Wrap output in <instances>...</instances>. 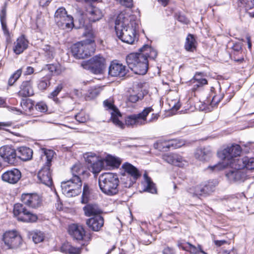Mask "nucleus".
<instances>
[{"label":"nucleus","instance_id":"obj_59","mask_svg":"<svg viewBox=\"0 0 254 254\" xmlns=\"http://www.w3.org/2000/svg\"><path fill=\"white\" fill-rule=\"evenodd\" d=\"M36 110L41 112H46L47 111V106L46 104L44 102H39L35 106Z\"/></svg>","mask_w":254,"mask_h":254},{"label":"nucleus","instance_id":"obj_3","mask_svg":"<svg viewBox=\"0 0 254 254\" xmlns=\"http://www.w3.org/2000/svg\"><path fill=\"white\" fill-rule=\"evenodd\" d=\"M98 183L101 191L108 195H114L119 191L120 181L117 174H102L99 177Z\"/></svg>","mask_w":254,"mask_h":254},{"label":"nucleus","instance_id":"obj_10","mask_svg":"<svg viewBox=\"0 0 254 254\" xmlns=\"http://www.w3.org/2000/svg\"><path fill=\"white\" fill-rule=\"evenodd\" d=\"M13 213L17 220L24 222H35L37 216L28 210L23 204L17 203L13 206Z\"/></svg>","mask_w":254,"mask_h":254},{"label":"nucleus","instance_id":"obj_46","mask_svg":"<svg viewBox=\"0 0 254 254\" xmlns=\"http://www.w3.org/2000/svg\"><path fill=\"white\" fill-rule=\"evenodd\" d=\"M63 88V86L62 84H58V86L56 87L55 90L49 95L48 97L53 99L56 103L59 104L60 103V100L57 96L62 91Z\"/></svg>","mask_w":254,"mask_h":254},{"label":"nucleus","instance_id":"obj_42","mask_svg":"<svg viewBox=\"0 0 254 254\" xmlns=\"http://www.w3.org/2000/svg\"><path fill=\"white\" fill-rule=\"evenodd\" d=\"M72 177L71 178L74 179L75 177L80 178V175H83L85 172V170L84 168L80 163H76L71 169Z\"/></svg>","mask_w":254,"mask_h":254},{"label":"nucleus","instance_id":"obj_61","mask_svg":"<svg viewBox=\"0 0 254 254\" xmlns=\"http://www.w3.org/2000/svg\"><path fill=\"white\" fill-rule=\"evenodd\" d=\"M189 244V242H186L185 241L180 240L178 241L177 246L180 249H182L184 251L188 250V246Z\"/></svg>","mask_w":254,"mask_h":254},{"label":"nucleus","instance_id":"obj_18","mask_svg":"<svg viewBox=\"0 0 254 254\" xmlns=\"http://www.w3.org/2000/svg\"><path fill=\"white\" fill-rule=\"evenodd\" d=\"M68 233L74 239L88 241L90 237L85 235V231L82 226L77 224H71L69 226Z\"/></svg>","mask_w":254,"mask_h":254},{"label":"nucleus","instance_id":"obj_40","mask_svg":"<svg viewBox=\"0 0 254 254\" xmlns=\"http://www.w3.org/2000/svg\"><path fill=\"white\" fill-rule=\"evenodd\" d=\"M102 89L101 87L98 86L90 87L85 95L86 100H90L97 97L102 91Z\"/></svg>","mask_w":254,"mask_h":254},{"label":"nucleus","instance_id":"obj_43","mask_svg":"<svg viewBox=\"0 0 254 254\" xmlns=\"http://www.w3.org/2000/svg\"><path fill=\"white\" fill-rule=\"evenodd\" d=\"M185 145V141L180 139H173L166 143L164 148L176 149Z\"/></svg>","mask_w":254,"mask_h":254},{"label":"nucleus","instance_id":"obj_54","mask_svg":"<svg viewBox=\"0 0 254 254\" xmlns=\"http://www.w3.org/2000/svg\"><path fill=\"white\" fill-rule=\"evenodd\" d=\"M193 194L197 196L205 195L203 183H201L194 188Z\"/></svg>","mask_w":254,"mask_h":254},{"label":"nucleus","instance_id":"obj_24","mask_svg":"<svg viewBox=\"0 0 254 254\" xmlns=\"http://www.w3.org/2000/svg\"><path fill=\"white\" fill-rule=\"evenodd\" d=\"M122 168L125 171L124 174L133 179V181L137 180L141 176V174L139 170L135 167L128 162L123 164Z\"/></svg>","mask_w":254,"mask_h":254},{"label":"nucleus","instance_id":"obj_35","mask_svg":"<svg viewBox=\"0 0 254 254\" xmlns=\"http://www.w3.org/2000/svg\"><path fill=\"white\" fill-rule=\"evenodd\" d=\"M85 215L86 216L99 215L102 211L96 204H88L83 207Z\"/></svg>","mask_w":254,"mask_h":254},{"label":"nucleus","instance_id":"obj_19","mask_svg":"<svg viewBox=\"0 0 254 254\" xmlns=\"http://www.w3.org/2000/svg\"><path fill=\"white\" fill-rule=\"evenodd\" d=\"M1 179L3 182L15 184L18 182L21 177L20 171L16 168L7 170L1 175Z\"/></svg>","mask_w":254,"mask_h":254},{"label":"nucleus","instance_id":"obj_56","mask_svg":"<svg viewBox=\"0 0 254 254\" xmlns=\"http://www.w3.org/2000/svg\"><path fill=\"white\" fill-rule=\"evenodd\" d=\"M175 157V154L173 153H167L163 155V159L166 162L173 164H174V160Z\"/></svg>","mask_w":254,"mask_h":254},{"label":"nucleus","instance_id":"obj_11","mask_svg":"<svg viewBox=\"0 0 254 254\" xmlns=\"http://www.w3.org/2000/svg\"><path fill=\"white\" fill-rule=\"evenodd\" d=\"M54 19L57 25L63 29H71L74 25L73 17L67 14L64 7L57 9L55 13Z\"/></svg>","mask_w":254,"mask_h":254},{"label":"nucleus","instance_id":"obj_22","mask_svg":"<svg viewBox=\"0 0 254 254\" xmlns=\"http://www.w3.org/2000/svg\"><path fill=\"white\" fill-rule=\"evenodd\" d=\"M103 217L100 215L95 216L86 220V224L93 231H99L104 225Z\"/></svg>","mask_w":254,"mask_h":254},{"label":"nucleus","instance_id":"obj_7","mask_svg":"<svg viewBox=\"0 0 254 254\" xmlns=\"http://www.w3.org/2000/svg\"><path fill=\"white\" fill-rule=\"evenodd\" d=\"M105 59L101 55H98L88 61H83L81 65L83 68L94 74H100L105 68Z\"/></svg>","mask_w":254,"mask_h":254},{"label":"nucleus","instance_id":"obj_29","mask_svg":"<svg viewBox=\"0 0 254 254\" xmlns=\"http://www.w3.org/2000/svg\"><path fill=\"white\" fill-rule=\"evenodd\" d=\"M237 161V166L240 168L242 167L244 170L246 168L247 170L254 169V158H249L248 157H244L242 159H236Z\"/></svg>","mask_w":254,"mask_h":254},{"label":"nucleus","instance_id":"obj_45","mask_svg":"<svg viewBox=\"0 0 254 254\" xmlns=\"http://www.w3.org/2000/svg\"><path fill=\"white\" fill-rule=\"evenodd\" d=\"M42 50L45 52V56L48 60H51L54 58L55 52L54 47L45 45L43 46Z\"/></svg>","mask_w":254,"mask_h":254},{"label":"nucleus","instance_id":"obj_17","mask_svg":"<svg viewBox=\"0 0 254 254\" xmlns=\"http://www.w3.org/2000/svg\"><path fill=\"white\" fill-rule=\"evenodd\" d=\"M21 200L24 204L33 208L40 206L42 201L40 196L34 193H23Z\"/></svg>","mask_w":254,"mask_h":254},{"label":"nucleus","instance_id":"obj_62","mask_svg":"<svg viewBox=\"0 0 254 254\" xmlns=\"http://www.w3.org/2000/svg\"><path fill=\"white\" fill-rule=\"evenodd\" d=\"M122 5H125L127 7H131L133 5L132 0H116Z\"/></svg>","mask_w":254,"mask_h":254},{"label":"nucleus","instance_id":"obj_25","mask_svg":"<svg viewBox=\"0 0 254 254\" xmlns=\"http://www.w3.org/2000/svg\"><path fill=\"white\" fill-rule=\"evenodd\" d=\"M103 11L98 7L90 6L87 10V16L90 22H95L100 20L103 17Z\"/></svg>","mask_w":254,"mask_h":254},{"label":"nucleus","instance_id":"obj_26","mask_svg":"<svg viewBox=\"0 0 254 254\" xmlns=\"http://www.w3.org/2000/svg\"><path fill=\"white\" fill-rule=\"evenodd\" d=\"M33 82L32 80H27L23 81L20 85V90L18 94L22 97H29L34 94V91L32 88Z\"/></svg>","mask_w":254,"mask_h":254},{"label":"nucleus","instance_id":"obj_2","mask_svg":"<svg viewBox=\"0 0 254 254\" xmlns=\"http://www.w3.org/2000/svg\"><path fill=\"white\" fill-rule=\"evenodd\" d=\"M85 36L89 39L78 42L71 47V52L76 59H84L90 56L95 50L94 38L96 32L94 30H89L85 33Z\"/></svg>","mask_w":254,"mask_h":254},{"label":"nucleus","instance_id":"obj_8","mask_svg":"<svg viewBox=\"0 0 254 254\" xmlns=\"http://www.w3.org/2000/svg\"><path fill=\"white\" fill-rule=\"evenodd\" d=\"M237 161L235 159L230 162L228 167L230 169L227 171L225 176L230 183H240L244 182L247 178V175L242 167L237 166Z\"/></svg>","mask_w":254,"mask_h":254},{"label":"nucleus","instance_id":"obj_57","mask_svg":"<svg viewBox=\"0 0 254 254\" xmlns=\"http://www.w3.org/2000/svg\"><path fill=\"white\" fill-rule=\"evenodd\" d=\"M247 9H250L254 7V0H240Z\"/></svg>","mask_w":254,"mask_h":254},{"label":"nucleus","instance_id":"obj_50","mask_svg":"<svg viewBox=\"0 0 254 254\" xmlns=\"http://www.w3.org/2000/svg\"><path fill=\"white\" fill-rule=\"evenodd\" d=\"M50 84V77L48 76L42 78L38 84V87L40 90H45Z\"/></svg>","mask_w":254,"mask_h":254},{"label":"nucleus","instance_id":"obj_63","mask_svg":"<svg viewBox=\"0 0 254 254\" xmlns=\"http://www.w3.org/2000/svg\"><path fill=\"white\" fill-rule=\"evenodd\" d=\"M163 254H175L176 252L174 248L167 247L163 250Z\"/></svg>","mask_w":254,"mask_h":254},{"label":"nucleus","instance_id":"obj_58","mask_svg":"<svg viewBox=\"0 0 254 254\" xmlns=\"http://www.w3.org/2000/svg\"><path fill=\"white\" fill-rule=\"evenodd\" d=\"M174 160V165L179 167H182L184 164L183 163V159L182 157L177 154H175V157Z\"/></svg>","mask_w":254,"mask_h":254},{"label":"nucleus","instance_id":"obj_60","mask_svg":"<svg viewBox=\"0 0 254 254\" xmlns=\"http://www.w3.org/2000/svg\"><path fill=\"white\" fill-rule=\"evenodd\" d=\"M190 85L191 86V90L193 91H196L199 88L202 87L204 85H201L200 83H197L196 81L193 79H191L190 81Z\"/></svg>","mask_w":254,"mask_h":254},{"label":"nucleus","instance_id":"obj_37","mask_svg":"<svg viewBox=\"0 0 254 254\" xmlns=\"http://www.w3.org/2000/svg\"><path fill=\"white\" fill-rule=\"evenodd\" d=\"M139 51L141 53L144 54L147 59L148 58L150 59L154 60L157 56L156 50L147 45L139 49Z\"/></svg>","mask_w":254,"mask_h":254},{"label":"nucleus","instance_id":"obj_28","mask_svg":"<svg viewBox=\"0 0 254 254\" xmlns=\"http://www.w3.org/2000/svg\"><path fill=\"white\" fill-rule=\"evenodd\" d=\"M0 21L1 29L7 41L10 39V32L7 26L6 22V7H2L0 13Z\"/></svg>","mask_w":254,"mask_h":254},{"label":"nucleus","instance_id":"obj_36","mask_svg":"<svg viewBox=\"0 0 254 254\" xmlns=\"http://www.w3.org/2000/svg\"><path fill=\"white\" fill-rule=\"evenodd\" d=\"M84 17L85 16L83 14H79L77 18L76 19L75 21L73 20L74 25L73 26V27H74L76 29L84 28L85 31L83 33V34L85 36L86 32L93 29L92 28H90L86 25Z\"/></svg>","mask_w":254,"mask_h":254},{"label":"nucleus","instance_id":"obj_51","mask_svg":"<svg viewBox=\"0 0 254 254\" xmlns=\"http://www.w3.org/2000/svg\"><path fill=\"white\" fill-rule=\"evenodd\" d=\"M22 68L18 69L15 71L9 77L8 81V84L12 86L18 80L22 74Z\"/></svg>","mask_w":254,"mask_h":254},{"label":"nucleus","instance_id":"obj_6","mask_svg":"<svg viewBox=\"0 0 254 254\" xmlns=\"http://www.w3.org/2000/svg\"><path fill=\"white\" fill-rule=\"evenodd\" d=\"M128 67L135 74L144 75L148 70V60L143 53H130L126 57Z\"/></svg>","mask_w":254,"mask_h":254},{"label":"nucleus","instance_id":"obj_4","mask_svg":"<svg viewBox=\"0 0 254 254\" xmlns=\"http://www.w3.org/2000/svg\"><path fill=\"white\" fill-rule=\"evenodd\" d=\"M153 111V108L148 107L145 108L140 113L128 115L126 118V124L128 127H137L155 122L159 117L157 114H152L151 118L149 120H147L148 115Z\"/></svg>","mask_w":254,"mask_h":254},{"label":"nucleus","instance_id":"obj_23","mask_svg":"<svg viewBox=\"0 0 254 254\" xmlns=\"http://www.w3.org/2000/svg\"><path fill=\"white\" fill-rule=\"evenodd\" d=\"M21 109H18L16 108H12V111H15L17 114H29L33 109V104L31 100L29 99H22L20 102Z\"/></svg>","mask_w":254,"mask_h":254},{"label":"nucleus","instance_id":"obj_1","mask_svg":"<svg viewBox=\"0 0 254 254\" xmlns=\"http://www.w3.org/2000/svg\"><path fill=\"white\" fill-rule=\"evenodd\" d=\"M139 21L134 15L126 16L120 13L115 21V31L118 37L123 42L133 44L137 40L136 31L138 29Z\"/></svg>","mask_w":254,"mask_h":254},{"label":"nucleus","instance_id":"obj_21","mask_svg":"<svg viewBox=\"0 0 254 254\" xmlns=\"http://www.w3.org/2000/svg\"><path fill=\"white\" fill-rule=\"evenodd\" d=\"M29 42L24 35L19 37L14 43L13 52L16 55L22 53L28 46Z\"/></svg>","mask_w":254,"mask_h":254},{"label":"nucleus","instance_id":"obj_13","mask_svg":"<svg viewBox=\"0 0 254 254\" xmlns=\"http://www.w3.org/2000/svg\"><path fill=\"white\" fill-rule=\"evenodd\" d=\"M87 167L94 174H98L103 169H106L103 159H99L95 154L87 156L86 159Z\"/></svg>","mask_w":254,"mask_h":254},{"label":"nucleus","instance_id":"obj_20","mask_svg":"<svg viewBox=\"0 0 254 254\" xmlns=\"http://www.w3.org/2000/svg\"><path fill=\"white\" fill-rule=\"evenodd\" d=\"M126 66L122 64L112 62L109 67V74L111 76L123 77L127 73Z\"/></svg>","mask_w":254,"mask_h":254},{"label":"nucleus","instance_id":"obj_31","mask_svg":"<svg viewBox=\"0 0 254 254\" xmlns=\"http://www.w3.org/2000/svg\"><path fill=\"white\" fill-rule=\"evenodd\" d=\"M232 49L233 51L232 56L234 61L240 63L243 61L244 56L242 52V43H235L232 47Z\"/></svg>","mask_w":254,"mask_h":254},{"label":"nucleus","instance_id":"obj_5","mask_svg":"<svg viewBox=\"0 0 254 254\" xmlns=\"http://www.w3.org/2000/svg\"><path fill=\"white\" fill-rule=\"evenodd\" d=\"M40 151L42 159L46 160V162L44 166L39 171L38 178L42 184L50 187L53 184L50 167L54 152L52 150L46 148H42Z\"/></svg>","mask_w":254,"mask_h":254},{"label":"nucleus","instance_id":"obj_14","mask_svg":"<svg viewBox=\"0 0 254 254\" xmlns=\"http://www.w3.org/2000/svg\"><path fill=\"white\" fill-rule=\"evenodd\" d=\"M3 241L8 249H15L22 243L21 236L16 231L6 232L3 236Z\"/></svg>","mask_w":254,"mask_h":254},{"label":"nucleus","instance_id":"obj_64","mask_svg":"<svg viewBox=\"0 0 254 254\" xmlns=\"http://www.w3.org/2000/svg\"><path fill=\"white\" fill-rule=\"evenodd\" d=\"M224 94H222L220 95H216L213 97L212 100V104H216L219 102L223 98Z\"/></svg>","mask_w":254,"mask_h":254},{"label":"nucleus","instance_id":"obj_15","mask_svg":"<svg viewBox=\"0 0 254 254\" xmlns=\"http://www.w3.org/2000/svg\"><path fill=\"white\" fill-rule=\"evenodd\" d=\"M106 109L110 112L111 114V120L112 122L116 126L123 128V123L119 119L121 117V114L118 109L114 105L113 101L111 99H107L103 102Z\"/></svg>","mask_w":254,"mask_h":254},{"label":"nucleus","instance_id":"obj_49","mask_svg":"<svg viewBox=\"0 0 254 254\" xmlns=\"http://www.w3.org/2000/svg\"><path fill=\"white\" fill-rule=\"evenodd\" d=\"M31 236H32L33 242L35 244L39 243L42 242L45 238L44 233L37 230L32 232Z\"/></svg>","mask_w":254,"mask_h":254},{"label":"nucleus","instance_id":"obj_44","mask_svg":"<svg viewBox=\"0 0 254 254\" xmlns=\"http://www.w3.org/2000/svg\"><path fill=\"white\" fill-rule=\"evenodd\" d=\"M202 183L205 195H209L214 191L215 187L218 185V182L216 180H213Z\"/></svg>","mask_w":254,"mask_h":254},{"label":"nucleus","instance_id":"obj_30","mask_svg":"<svg viewBox=\"0 0 254 254\" xmlns=\"http://www.w3.org/2000/svg\"><path fill=\"white\" fill-rule=\"evenodd\" d=\"M103 160L106 169L108 167L118 168L122 162V160L120 158L111 155H108Z\"/></svg>","mask_w":254,"mask_h":254},{"label":"nucleus","instance_id":"obj_34","mask_svg":"<svg viewBox=\"0 0 254 254\" xmlns=\"http://www.w3.org/2000/svg\"><path fill=\"white\" fill-rule=\"evenodd\" d=\"M197 42L193 35L189 34L187 36L184 45L185 50L188 52H194L196 49Z\"/></svg>","mask_w":254,"mask_h":254},{"label":"nucleus","instance_id":"obj_52","mask_svg":"<svg viewBox=\"0 0 254 254\" xmlns=\"http://www.w3.org/2000/svg\"><path fill=\"white\" fill-rule=\"evenodd\" d=\"M90 196V190L87 185H84L83 188L82 194L81 202L82 203H87L89 200Z\"/></svg>","mask_w":254,"mask_h":254},{"label":"nucleus","instance_id":"obj_38","mask_svg":"<svg viewBox=\"0 0 254 254\" xmlns=\"http://www.w3.org/2000/svg\"><path fill=\"white\" fill-rule=\"evenodd\" d=\"M144 183H143V191H147L151 193H155L157 190L155 187V184L152 182L151 178L147 176L146 174L144 175Z\"/></svg>","mask_w":254,"mask_h":254},{"label":"nucleus","instance_id":"obj_16","mask_svg":"<svg viewBox=\"0 0 254 254\" xmlns=\"http://www.w3.org/2000/svg\"><path fill=\"white\" fill-rule=\"evenodd\" d=\"M0 156L9 164L17 162V151L12 147L4 145L0 148Z\"/></svg>","mask_w":254,"mask_h":254},{"label":"nucleus","instance_id":"obj_48","mask_svg":"<svg viewBox=\"0 0 254 254\" xmlns=\"http://www.w3.org/2000/svg\"><path fill=\"white\" fill-rule=\"evenodd\" d=\"M144 97V95L141 92L136 93L133 92L130 94L127 97V101L132 103H135L139 100H141Z\"/></svg>","mask_w":254,"mask_h":254},{"label":"nucleus","instance_id":"obj_47","mask_svg":"<svg viewBox=\"0 0 254 254\" xmlns=\"http://www.w3.org/2000/svg\"><path fill=\"white\" fill-rule=\"evenodd\" d=\"M121 179V186L124 188H129L135 183L136 180L133 181V179L127 177L126 174L123 175Z\"/></svg>","mask_w":254,"mask_h":254},{"label":"nucleus","instance_id":"obj_55","mask_svg":"<svg viewBox=\"0 0 254 254\" xmlns=\"http://www.w3.org/2000/svg\"><path fill=\"white\" fill-rule=\"evenodd\" d=\"M188 246V250L186 251H188L192 254H198L201 250V246L198 245L197 247L189 243Z\"/></svg>","mask_w":254,"mask_h":254},{"label":"nucleus","instance_id":"obj_12","mask_svg":"<svg viewBox=\"0 0 254 254\" xmlns=\"http://www.w3.org/2000/svg\"><path fill=\"white\" fill-rule=\"evenodd\" d=\"M241 152V146L238 144H233L218 151L217 155L219 158L226 161L230 164V162L235 159H242V157L239 156Z\"/></svg>","mask_w":254,"mask_h":254},{"label":"nucleus","instance_id":"obj_53","mask_svg":"<svg viewBox=\"0 0 254 254\" xmlns=\"http://www.w3.org/2000/svg\"><path fill=\"white\" fill-rule=\"evenodd\" d=\"M192 79L201 85H204L207 84V80L204 78L203 72H196Z\"/></svg>","mask_w":254,"mask_h":254},{"label":"nucleus","instance_id":"obj_39","mask_svg":"<svg viewBox=\"0 0 254 254\" xmlns=\"http://www.w3.org/2000/svg\"><path fill=\"white\" fill-rule=\"evenodd\" d=\"M45 70H48L52 75H59L62 71V68L61 64L59 63L46 64Z\"/></svg>","mask_w":254,"mask_h":254},{"label":"nucleus","instance_id":"obj_33","mask_svg":"<svg viewBox=\"0 0 254 254\" xmlns=\"http://www.w3.org/2000/svg\"><path fill=\"white\" fill-rule=\"evenodd\" d=\"M81 250V247L73 246L68 242L64 243L61 248L62 252L68 254H80Z\"/></svg>","mask_w":254,"mask_h":254},{"label":"nucleus","instance_id":"obj_9","mask_svg":"<svg viewBox=\"0 0 254 254\" xmlns=\"http://www.w3.org/2000/svg\"><path fill=\"white\" fill-rule=\"evenodd\" d=\"M82 182L80 178L75 177L74 179L63 182L61 184L62 192L67 197H73L77 195L81 192Z\"/></svg>","mask_w":254,"mask_h":254},{"label":"nucleus","instance_id":"obj_32","mask_svg":"<svg viewBox=\"0 0 254 254\" xmlns=\"http://www.w3.org/2000/svg\"><path fill=\"white\" fill-rule=\"evenodd\" d=\"M211 156L210 150L206 148L197 149L194 154L195 158L201 161H207Z\"/></svg>","mask_w":254,"mask_h":254},{"label":"nucleus","instance_id":"obj_41","mask_svg":"<svg viewBox=\"0 0 254 254\" xmlns=\"http://www.w3.org/2000/svg\"><path fill=\"white\" fill-rule=\"evenodd\" d=\"M229 165V163L226 161L223 160L222 162H219L212 166H209L207 168L206 170L210 172H216L228 168Z\"/></svg>","mask_w":254,"mask_h":254},{"label":"nucleus","instance_id":"obj_27","mask_svg":"<svg viewBox=\"0 0 254 254\" xmlns=\"http://www.w3.org/2000/svg\"><path fill=\"white\" fill-rule=\"evenodd\" d=\"M33 151L29 147L21 146L17 148V158L22 161H27L32 159Z\"/></svg>","mask_w":254,"mask_h":254}]
</instances>
